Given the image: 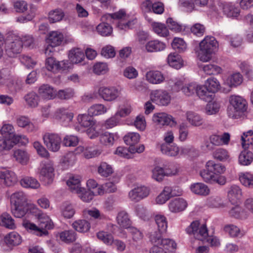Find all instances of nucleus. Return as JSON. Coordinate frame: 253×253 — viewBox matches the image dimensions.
I'll return each mask as SVG.
<instances>
[{
  "label": "nucleus",
  "mask_w": 253,
  "mask_h": 253,
  "mask_svg": "<svg viewBox=\"0 0 253 253\" xmlns=\"http://www.w3.org/2000/svg\"><path fill=\"white\" fill-rule=\"evenodd\" d=\"M146 80L151 84H159L166 79L163 74L159 71H150L146 74Z\"/></svg>",
  "instance_id": "f3484780"
},
{
  "label": "nucleus",
  "mask_w": 253,
  "mask_h": 253,
  "mask_svg": "<svg viewBox=\"0 0 253 253\" xmlns=\"http://www.w3.org/2000/svg\"><path fill=\"white\" fill-rule=\"evenodd\" d=\"M107 109L102 104H96L90 106L88 109V113L89 115L98 116L103 114L107 112Z\"/></svg>",
  "instance_id": "a18cd8bd"
},
{
  "label": "nucleus",
  "mask_w": 253,
  "mask_h": 253,
  "mask_svg": "<svg viewBox=\"0 0 253 253\" xmlns=\"http://www.w3.org/2000/svg\"><path fill=\"white\" fill-rule=\"evenodd\" d=\"M43 143L50 151L56 152L59 150L61 143V138L57 133H45L42 136Z\"/></svg>",
  "instance_id": "0eeeda50"
},
{
  "label": "nucleus",
  "mask_w": 253,
  "mask_h": 253,
  "mask_svg": "<svg viewBox=\"0 0 253 253\" xmlns=\"http://www.w3.org/2000/svg\"><path fill=\"white\" fill-rule=\"evenodd\" d=\"M99 96L106 101H113L120 95L119 90L114 87H101L98 90Z\"/></svg>",
  "instance_id": "9b49d317"
},
{
  "label": "nucleus",
  "mask_w": 253,
  "mask_h": 253,
  "mask_svg": "<svg viewBox=\"0 0 253 253\" xmlns=\"http://www.w3.org/2000/svg\"><path fill=\"white\" fill-rule=\"evenodd\" d=\"M22 49L21 38L15 34H10L7 37L5 52L10 57H14L20 53Z\"/></svg>",
  "instance_id": "39448f33"
},
{
  "label": "nucleus",
  "mask_w": 253,
  "mask_h": 253,
  "mask_svg": "<svg viewBox=\"0 0 253 253\" xmlns=\"http://www.w3.org/2000/svg\"><path fill=\"white\" fill-rule=\"evenodd\" d=\"M117 223L120 227L124 228H129L131 225V220L128 213L125 211H121L118 213L116 217Z\"/></svg>",
  "instance_id": "bb28decb"
},
{
  "label": "nucleus",
  "mask_w": 253,
  "mask_h": 253,
  "mask_svg": "<svg viewBox=\"0 0 253 253\" xmlns=\"http://www.w3.org/2000/svg\"><path fill=\"white\" fill-rule=\"evenodd\" d=\"M163 233L158 230V231L151 232L149 234V238L150 241L154 246H159L161 241L163 239L162 236Z\"/></svg>",
  "instance_id": "69168bd1"
},
{
  "label": "nucleus",
  "mask_w": 253,
  "mask_h": 253,
  "mask_svg": "<svg viewBox=\"0 0 253 253\" xmlns=\"http://www.w3.org/2000/svg\"><path fill=\"white\" fill-rule=\"evenodd\" d=\"M217 47L218 42L214 37H206L199 43V49L197 51L198 58L204 62L210 61Z\"/></svg>",
  "instance_id": "20e7f679"
},
{
  "label": "nucleus",
  "mask_w": 253,
  "mask_h": 253,
  "mask_svg": "<svg viewBox=\"0 0 253 253\" xmlns=\"http://www.w3.org/2000/svg\"><path fill=\"white\" fill-rule=\"evenodd\" d=\"M54 175V169L49 164L43 165L40 170L39 177L40 179L47 184L52 182Z\"/></svg>",
  "instance_id": "ddd939ff"
},
{
  "label": "nucleus",
  "mask_w": 253,
  "mask_h": 253,
  "mask_svg": "<svg viewBox=\"0 0 253 253\" xmlns=\"http://www.w3.org/2000/svg\"><path fill=\"white\" fill-rule=\"evenodd\" d=\"M241 183L246 187L253 186V174L249 172L241 173L239 175Z\"/></svg>",
  "instance_id": "6e6d98bb"
},
{
  "label": "nucleus",
  "mask_w": 253,
  "mask_h": 253,
  "mask_svg": "<svg viewBox=\"0 0 253 253\" xmlns=\"http://www.w3.org/2000/svg\"><path fill=\"white\" fill-rule=\"evenodd\" d=\"M155 220L157 225L158 230L160 232H165L168 227V223L166 217L162 215H157L155 217Z\"/></svg>",
  "instance_id": "4d7b16f0"
},
{
  "label": "nucleus",
  "mask_w": 253,
  "mask_h": 253,
  "mask_svg": "<svg viewBox=\"0 0 253 253\" xmlns=\"http://www.w3.org/2000/svg\"><path fill=\"white\" fill-rule=\"evenodd\" d=\"M140 135L136 132H129L124 137L125 143L128 145H133L140 140Z\"/></svg>",
  "instance_id": "5fc2aeb1"
},
{
  "label": "nucleus",
  "mask_w": 253,
  "mask_h": 253,
  "mask_svg": "<svg viewBox=\"0 0 253 253\" xmlns=\"http://www.w3.org/2000/svg\"><path fill=\"white\" fill-rule=\"evenodd\" d=\"M30 212L38 216L40 220V227L37 226L35 224L24 221L22 225L28 230L33 231V233L38 236H42L46 234L47 231L45 229H50L53 228V224H51L48 218L42 219L41 217L42 215L40 211L34 205H11V211L12 214L17 218H21L24 216L27 212Z\"/></svg>",
  "instance_id": "f257e3e1"
},
{
  "label": "nucleus",
  "mask_w": 253,
  "mask_h": 253,
  "mask_svg": "<svg viewBox=\"0 0 253 253\" xmlns=\"http://www.w3.org/2000/svg\"><path fill=\"white\" fill-rule=\"evenodd\" d=\"M11 205H29L26 195L22 191L13 193L10 196Z\"/></svg>",
  "instance_id": "a878e982"
},
{
  "label": "nucleus",
  "mask_w": 253,
  "mask_h": 253,
  "mask_svg": "<svg viewBox=\"0 0 253 253\" xmlns=\"http://www.w3.org/2000/svg\"><path fill=\"white\" fill-rule=\"evenodd\" d=\"M171 46L173 49L178 52L184 51L187 48L185 42L182 39L179 38H175L173 40Z\"/></svg>",
  "instance_id": "3c124183"
},
{
  "label": "nucleus",
  "mask_w": 253,
  "mask_h": 253,
  "mask_svg": "<svg viewBox=\"0 0 253 253\" xmlns=\"http://www.w3.org/2000/svg\"><path fill=\"white\" fill-rule=\"evenodd\" d=\"M242 145L245 149L253 150V129L244 132L241 136Z\"/></svg>",
  "instance_id": "cd10ccee"
},
{
  "label": "nucleus",
  "mask_w": 253,
  "mask_h": 253,
  "mask_svg": "<svg viewBox=\"0 0 253 253\" xmlns=\"http://www.w3.org/2000/svg\"><path fill=\"white\" fill-rule=\"evenodd\" d=\"M20 184L23 187L32 189H37L40 186V184L38 180L31 177L23 178L20 180Z\"/></svg>",
  "instance_id": "ea45409f"
},
{
  "label": "nucleus",
  "mask_w": 253,
  "mask_h": 253,
  "mask_svg": "<svg viewBox=\"0 0 253 253\" xmlns=\"http://www.w3.org/2000/svg\"><path fill=\"white\" fill-rule=\"evenodd\" d=\"M206 168L211 170L214 174L220 175L225 171V167L220 163L216 164L213 161H209L207 162Z\"/></svg>",
  "instance_id": "e433bc0d"
},
{
  "label": "nucleus",
  "mask_w": 253,
  "mask_h": 253,
  "mask_svg": "<svg viewBox=\"0 0 253 253\" xmlns=\"http://www.w3.org/2000/svg\"><path fill=\"white\" fill-rule=\"evenodd\" d=\"M200 222L195 220L186 229V232L189 235L193 234L198 240L204 241L208 236V229L206 225H202L199 228Z\"/></svg>",
  "instance_id": "6e6552de"
},
{
  "label": "nucleus",
  "mask_w": 253,
  "mask_h": 253,
  "mask_svg": "<svg viewBox=\"0 0 253 253\" xmlns=\"http://www.w3.org/2000/svg\"><path fill=\"white\" fill-rule=\"evenodd\" d=\"M38 93L44 99L50 100L56 97V90L48 84L41 85L38 89Z\"/></svg>",
  "instance_id": "4468645a"
},
{
  "label": "nucleus",
  "mask_w": 253,
  "mask_h": 253,
  "mask_svg": "<svg viewBox=\"0 0 253 253\" xmlns=\"http://www.w3.org/2000/svg\"><path fill=\"white\" fill-rule=\"evenodd\" d=\"M0 179L3 180L4 184L7 186L13 185L17 181L15 173L8 170L0 171Z\"/></svg>",
  "instance_id": "6ab92c4d"
},
{
  "label": "nucleus",
  "mask_w": 253,
  "mask_h": 253,
  "mask_svg": "<svg viewBox=\"0 0 253 253\" xmlns=\"http://www.w3.org/2000/svg\"><path fill=\"white\" fill-rule=\"evenodd\" d=\"M204 72L209 75H215L220 74L222 72V68L215 64H207L203 67Z\"/></svg>",
  "instance_id": "864d4df0"
},
{
  "label": "nucleus",
  "mask_w": 253,
  "mask_h": 253,
  "mask_svg": "<svg viewBox=\"0 0 253 253\" xmlns=\"http://www.w3.org/2000/svg\"><path fill=\"white\" fill-rule=\"evenodd\" d=\"M161 152L168 156L174 157L179 153V148L176 146L169 144H162L160 146Z\"/></svg>",
  "instance_id": "c9c22d12"
},
{
  "label": "nucleus",
  "mask_w": 253,
  "mask_h": 253,
  "mask_svg": "<svg viewBox=\"0 0 253 253\" xmlns=\"http://www.w3.org/2000/svg\"><path fill=\"white\" fill-rule=\"evenodd\" d=\"M187 119L188 122L194 126H200L203 124V121L201 117L193 112H188L187 113Z\"/></svg>",
  "instance_id": "8fccbe9b"
},
{
  "label": "nucleus",
  "mask_w": 253,
  "mask_h": 253,
  "mask_svg": "<svg viewBox=\"0 0 253 253\" xmlns=\"http://www.w3.org/2000/svg\"><path fill=\"white\" fill-rule=\"evenodd\" d=\"M74 96V91L72 89L67 88L56 91V97L62 100H67L71 98Z\"/></svg>",
  "instance_id": "338daca9"
},
{
  "label": "nucleus",
  "mask_w": 253,
  "mask_h": 253,
  "mask_svg": "<svg viewBox=\"0 0 253 253\" xmlns=\"http://www.w3.org/2000/svg\"><path fill=\"white\" fill-rule=\"evenodd\" d=\"M222 12L229 18H237L240 14V9L231 3H226L223 5Z\"/></svg>",
  "instance_id": "b1692460"
},
{
  "label": "nucleus",
  "mask_w": 253,
  "mask_h": 253,
  "mask_svg": "<svg viewBox=\"0 0 253 253\" xmlns=\"http://www.w3.org/2000/svg\"><path fill=\"white\" fill-rule=\"evenodd\" d=\"M97 172L102 177H108L114 173V170L112 166L106 162H102L98 166Z\"/></svg>",
  "instance_id": "c85d7f7f"
},
{
  "label": "nucleus",
  "mask_w": 253,
  "mask_h": 253,
  "mask_svg": "<svg viewBox=\"0 0 253 253\" xmlns=\"http://www.w3.org/2000/svg\"><path fill=\"white\" fill-rule=\"evenodd\" d=\"M0 225L9 229H14L16 228V226L15 224L14 220L9 214L6 212L3 213L0 215Z\"/></svg>",
  "instance_id": "2f4dec72"
},
{
  "label": "nucleus",
  "mask_w": 253,
  "mask_h": 253,
  "mask_svg": "<svg viewBox=\"0 0 253 253\" xmlns=\"http://www.w3.org/2000/svg\"><path fill=\"white\" fill-rule=\"evenodd\" d=\"M45 65L46 68L48 71L53 73L56 72L60 68L59 62L56 61L55 59L52 57H48L46 59Z\"/></svg>",
  "instance_id": "bf43d9fd"
},
{
  "label": "nucleus",
  "mask_w": 253,
  "mask_h": 253,
  "mask_svg": "<svg viewBox=\"0 0 253 253\" xmlns=\"http://www.w3.org/2000/svg\"><path fill=\"white\" fill-rule=\"evenodd\" d=\"M24 100L31 107H36L38 105L39 101V96L34 91H31L26 94L24 96Z\"/></svg>",
  "instance_id": "a19ab883"
},
{
  "label": "nucleus",
  "mask_w": 253,
  "mask_h": 253,
  "mask_svg": "<svg viewBox=\"0 0 253 253\" xmlns=\"http://www.w3.org/2000/svg\"><path fill=\"white\" fill-rule=\"evenodd\" d=\"M196 94L199 97L206 102H210L213 99V94L204 85H198L196 89Z\"/></svg>",
  "instance_id": "393cba45"
},
{
  "label": "nucleus",
  "mask_w": 253,
  "mask_h": 253,
  "mask_svg": "<svg viewBox=\"0 0 253 253\" xmlns=\"http://www.w3.org/2000/svg\"><path fill=\"white\" fill-rule=\"evenodd\" d=\"M4 241L8 246H16L21 243L22 238L18 233L13 231L4 237Z\"/></svg>",
  "instance_id": "5701e85b"
},
{
  "label": "nucleus",
  "mask_w": 253,
  "mask_h": 253,
  "mask_svg": "<svg viewBox=\"0 0 253 253\" xmlns=\"http://www.w3.org/2000/svg\"><path fill=\"white\" fill-rule=\"evenodd\" d=\"M213 157L215 159L223 161L229 158L228 152L223 148H218L213 153Z\"/></svg>",
  "instance_id": "774afa93"
},
{
  "label": "nucleus",
  "mask_w": 253,
  "mask_h": 253,
  "mask_svg": "<svg viewBox=\"0 0 253 253\" xmlns=\"http://www.w3.org/2000/svg\"><path fill=\"white\" fill-rule=\"evenodd\" d=\"M69 58L73 64L81 63L84 59V54L83 51L79 48H74L70 50Z\"/></svg>",
  "instance_id": "4be33fe9"
},
{
  "label": "nucleus",
  "mask_w": 253,
  "mask_h": 253,
  "mask_svg": "<svg viewBox=\"0 0 253 253\" xmlns=\"http://www.w3.org/2000/svg\"><path fill=\"white\" fill-rule=\"evenodd\" d=\"M167 60L169 66L175 69H180L183 66V60L181 57L177 53H170Z\"/></svg>",
  "instance_id": "7c9ffc66"
},
{
  "label": "nucleus",
  "mask_w": 253,
  "mask_h": 253,
  "mask_svg": "<svg viewBox=\"0 0 253 253\" xmlns=\"http://www.w3.org/2000/svg\"><path fill=\"white\" fill-rule=\"evenodd\" d=\"M243 77L239 73H235L229 76L225 83L229 86H237L241 84L243 82Z\"/></svg>",
  "instance_id": "72a5a7b5"
},
{
  "label": "nucleus",
  "mask_w": 253,
  "mask_h": 253,
  "mask_svg": "<svg viewBox=\"0 0 253 253\" xmlns=\"http://www.w3.org/2000/svg\"><path fill=\"white\" fill-rule=\"evenodd\" d=\"M227 108L228 116L232 119H238L245 115L248 109V102L243 97L236 95H231Z\"/></svg>",
  "instance_id": "7ed1b4c3"
},
{
  "label": "nucleus",
  "mask_w": 253,
  "mask_h": 253,
  "mask_svg": "<svg viewBox=\"0 0 253 253\" xmlns=\"http://www.w3.org/2000/svg\"><path fill=\"white\" fill-rule=\"evenodd\" d=\"M54 117L63 122L69 123L73 119V114L65 108H61L55 111Z\"/></svg>",
  "instance_id": "aec40b11"
},
{
  "label": "nucleus",
  "mask_w": 253,
  "mask_h": 253,
  "mask_svg": "<svg viewBox=\"0 0 253 253\" xmlns=\"http://www.w3.org/2000/svg\"><path fill=\"white\" fill-rule=\"evenodd\" d=\"M171 172L168 169L165 171L163 168L156 167L152 170V177L157 181H162L165 176H169Z\"/></svg>",
  "instance_id": "f704fd0d"
},
{
  "label": "nucleus",
  "mask_w": 253,
  "mask_h": 253,
  "mask_svg": "<svg viewBox=\"0 0 253 253\" xmlns=\"http://www.w3.org/2000/svg\"><path fill=\"white\" fill-rule=\"evenodd\" d=\"M14 156L17 161L22 164H26L29 160L28 153L23 150L18 149L15 151Z\"/></svg>",
  "instance_id": "0e129e2a"
},
{
  "label": "nucleus",
  "mask_w": 253,
  "mask_h": 253,
  "mask_svg": "<svg viewBox=\"0 0 253 253\" xmlns=\"http://www.w3.org/2000/svg\"><path fill=\"white\" fill-rule=\"evenodd\" d=\"M227 196L232 205L238 204L242 196V190L239 186L232 185L229 188Z\"/></svg>",
  "instance_id": "2eb2a0df"
},
{
  "label": "nucleus",
  "mask_w": 253,
  "mask_h": 253,
  "mask_svg": "<svg viewBox=\"0 0 253 253\" xmlns=\"http://www.w3.org/2000/svg\"><path fill=\"white\" fill-rule=\"evenodd\" d=\"M187 207V202L183 199L177 198L171 201L169 204V210L172 212L184 211Z\"/></svg>",
  "instance_id": "dca6fc26"
},
{
  "label": "nucleus",
  "mask_w": 253,
  "mask_h": 253,
  "mask_svg": "<svg viewBox=\"0 0 253 253\" xmlns=\"http://www.w3.org/2000/svg\"><path fill=\"white\" fill-rule=\"evenodd\" d=\"M13 147V143L11 139L0 136V154H6Z\"/></svg>",
  "instance_id": "603ef678"
},
{
  "label": "nucleus",
  "mask_w": 253,
  "mask_h": 253,
  "mask_svg": "<svg viewBox=\"0 0 253 253\" xmlns=\"http://www.w3.org/2000/svg\"><path fill=\"white\" fill-rule=\"evenodd\" d=\"M200 175L206 182L211 184L217 183L220 185H223L226 183V178L224 176L214 174L211 170H209L207 168L206 169L200 171Z\"/></svg>",
  "instance_id": "1a4fd4ad"
},
{
  "label": "nucleus",
  "mask_w": 253,
  "mask_h": 253,
  "mask_svg": "<svg viewBox=\"0 0 253 253\" xmlns=\"http://www.w3.org/2000/svg\"><path fill=\"white\" fill-rule=\"evenodd\" d=\"M78 149L83 152L84 157L87 159L98 156L101 153L99 150L91 148H87L84 149L83 147H79Z\"/></svg>",
  "instance_id": "e2e57ef3"
},
{
  "label": "nucleus",
  "mask_w": 253,
  "mask_h": 253,
  "mask_svg": "<svg viewBox=\"0 0 253 253\" xmlns=\"http://www.w3.org/2000/svg\"><path fill=\"white\" fill-rule=\"evenodd\" d=\"M205 85L209 91L212 93L217 91L220 87V84L218 81L214 77L208 79L205 82Z\"/></svg>",
  "instance_id": "49530a36"
},
{
  "label": "nucleus",
  "mask_w": 253,
  "mask_h": 253,
  "mask_svg": "<svg viewBox=\"0 0 253 253\" xmlns=\"http://www.w3.org/2000/svg\"><path fill=\"white\" fill-rule=\"evenodd\" d=\"M60 239L66 243H70L76 239V234L72 230H65L59 233Z\"/></svg>",
  "instance_id": "37998d69"
},
{
  "label": "nucleus",
  "mask_w": 253,
  "mask_h": 253,
  "mask_svg": "<svg viewBox=\"0 0 253 253\" xmlns=\"http://www.w3.org/2000/svg\"><path fill=\"white\" fill-rule=\"evenodd\" d=\"M153 121L158 125H169L173 122L172 117L165 113H158L155 114L153 117Z\"/></svg>",
  "instance_id": "412c9836"
},
{
  "label": "nucleus",
  "mask_w": 253,
  "mask_h": 253,
  "mask_svg": "<svg viewBox=\"0 0 253 253\" xmlns=\"http://www.w3.org/2000/svg\"><path fill=\"white\" fill-rule=\"evenodd\" d=\"M151 26L153 31L157 35L161 37H167L169 35V31L165 24L158 23L153 22Z\"/></svg>",
  "instance_id": "c03bdc74"
},
{
  "label": "nucleus",
  "mask_w": 253,
  "mask_h": 253,
  "mask_svg": "<svg viewBox=\"0 0 253 253\" xmlns=\"http://www.w3.org/2000/svg\"><path fill=\"white\" fill-rule=\"evenodd\" d=\"M190 189L192 192L202 196H207L210 192L208 187L203 183H194L191 185Z\"/></svg>",
  "instance_id": "c756f323"
},
{
  "label": "nucleus",
  "mask_w": 253,
  "mask_h": 253,
  "mask_svg": "<svg viewBox=\"0 0 253 253\" xmlns=\"http://www.w3.org/2000/svg\"><path fill=\"white\" fill-rule=\"evenodd\" d=\"M64 16V13L60 9H55L48 13L49 21L52 23L61 21Z\"/></svg>",
  "instance_id": "09e8293b"
},
{
  "label": "nucleus",
  "mask_w": 253,
  "mask_h": 253,
  "mask_svg": "<svg viewBox=\"0 0 253 253\" xmlns=\"http://www.w3.org/2000/svg\"><path fill=\"white\" fill-rule=\"evenodd\" d=\"M151 100L158 105L165 106L170 102V96L165 90H156L152 92Z\"/></svg>",
  "instance_id": "9d476101"
},
{
  "label": "nucleus",
  "mask_w": 253,
  "mask_h": 253,
  "mask_svg": "<svg viewBox=\"0 0 253 253\" xmlns=\"http://www.w3.org/2000/svg\"><path fill=\"white\" fill-rule=\"evenodd\" d=\"M78 121L81 126L84 127H90L87 130V132L91 139L99 136V133L95 130L96 121L91 115L89 114L79 115Z\"/></svg>",
  "instance_id": "423d86ee"
},
{
  "label": "nucleus",
  "mask_w": 253,
  "mask_h": 253,
  "mask_svg": "<svg viewBox=\"0 0 253 253\" xmlns=\"http://www.w3.org/2000/svg\"><path fill=\"white\" fill-rule=\"evenodd\" d=\"M224 230L226 232H227L230 236L233 237H241L243 235L240 229L237 226L233 224L225 226Z\"/></svg>",
  "instance_id": "052dcab7"
},
{
  "label": "nucleus",
  "mask_w": 253,
  "mask_h": 253,
  "mask_svg": "<svg viewBox=\"0 0 253 253\" xmlns=\"http://www.w3.org/2000/svg\"><path fill=\"white\" fill-rule=\"evenodd\" d=\"M64 40V36L62 33L59 31H52L50 32L46 39L47 44H50L51 46H57L60 45Z\"/></svg>",
  "instance_id": "a211bd4d"
},
{
  "label": "nucleus",
  "mask_w": 253,
  "mask_h": 253,
  "mask_svg": "<svg viewBox=\"0 0 253 253\" xmlns=\"http://www.w3.org/2000/svg\"><path fill=\"white\" fill-rule=\"evenodd\" d=\"M72 226L76 231L80 232H87L90 228V223L85 220L75 221L73 223Z\"/></svg>",
  "instance_id": "79ce46f5"
},
{
  "label": "nucleus",
  "mask_w": 253,
  "mask_h": 253,
  "mask_svg": "<svg viewBox=\"0 0 253 253\" xmlns=\"http://www.w3.org/2000/svg\"><path fill=\"white\" fill-rule=\"evenodd\" d=\"M126 13L124 10L121 9L118 12L112 14L107 13L104 14L101 18L102 22L96 27L97 32L102 36H109L112 33V27L106 22H114L115 20H118L117 27L121 30H126L130 28L132 23L134 21L125 22Z\"/></svg>",
  "instance_id": "f03ea898"
},
{
  "label": "nucleus",
  "mask_w": 253,
  "mask_h": 253,
  "mask_svg": "<svg viewBox=\"0 0 253 253\" xmlns=\"http://www.w3.org/2000/svg\"><path fill=\"white\" fill-rule=\"evenodd\" d=\"M145 47L148 52H157L164 50L166 47V44L158 40H153L148 42Z\"/></svg>",
  "instance_id": "473e14b6"
},
{
  "label": "nucleus",
  "mask_w": 253,
  "mask_h": 253,
  "mask_svg": "<svg viewBox=\"0 0 253 253\" xmlns=\"http://www.w3.org/2000/svg\"><path fill=\"white\" fill-rule=\"evenodd\" d=\"M76 193L79 195L80 199L84 202L88 203L93 199L94 193L90 190H86L84 188L81 189Z\"/></svg>",
  "instance_id": "13d9d810"
},
{
  "label": "nucleus",
  "mask_w": 253,
  "mask_h": 253,
  "mask_svg": "<svg viewBox=\"0 0 253 253\" xmlns=\"http://www.w3.org/2000/svg\"><path fill=\"white\" fill-rule=\"evenodd\" d=\"M118 138L117 136L111 133L106 132L100 135L99 139L100 142L105 145H112L114 141Z\"/></svg>",
  "instance_id": "de8ad7c7"
},
{
  "label": "nucleus",
  "mask_w": 253,
  "mask_h": 253,
  "mask_svg": "<svg viewBox=\"0 0 253 253\" xmlns=\"http://www.w3.org/2000/svg\"><path fill=\"white\" fill-rule=\"evenodd\" d=\"M253 161V153L249 150L242 151L239 156V162L243 166H248Z\"/></svg>",
  "instance_id": "4c0bfd02"
},
{
  "label": "nucleus",
  "mask_w": 253,
  "mask_h": 253,
  "mask_svg": "<svg viewBox=\"0 0 253 253\" xmlns=\"http://www.w3.org/2000/svg\"><path fill=\"white\" fill-rule=\"evenodd\" d=\"M167 24L171 31L175 32H180L185 30V27L174 21L172 18H169L167 20Z\"/></svg>",
  "instance_id": "680f3d73"
},
{
  "label": "nucleus",
  "mask_w": 253,
  "mask_h": 253,
  "mask_svg": "<svg viewBox=\"0 0 253 253\" xmlns=\"http://www.w3.org/2000/svg\"><path fill=\"white\" fill-rule=\"evenodd\" d=\"M150 193V189L145 186L136 187L129 192L130 199L133 201L138 202L147 197Z\"/></svg>",
  "instance_id": "f8f14e48"
},
{
  "label": "nucleus",
  "mask_w": 253,
  "mask_h": 253,
  "mask_svg": "<svg viewBox=\"0 0 253 253\" xmlns=\"http://www.w3.org/2000/svg\"><path fill=\"white\" fill-rule=\"evenodd\" d=\"M80 177L78 175H74L70 177L67 181V184L73 192L77 193L80 191L82 187H81Z\"/></svg>",
  "instance_id": "58836bf2"
}]
</instances>
